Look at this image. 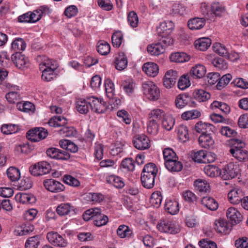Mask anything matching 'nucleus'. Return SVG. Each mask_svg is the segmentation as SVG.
Here are the masks:
<instances>
[{
    "label": "nucleus",
    "mask_w": 248,
    "mask_h": 248,
    "mask_svg": "<svg viewBox=\"0 0 248 248\" xmlns=\"http://www.w3.org/2000/svg\"><path fill=\"white\" fill-rule=\"evenodd\" d=\"M37 61L39 63V69L42 71L43 80L50 81L56 77L55 71L58 67L56 61L49 59L46 56H39Z\"/></svg>",
    "instance_id": "obj_1"
},
{
    "label": "nucleus",
    "mask_w": 248,
    "mask_h": 248,
    "mask_svg": "<svg viewBox=\"0 0 248 248\" xmlns=\"http://www.w3.org/2000/svg\"><path fill=\"white\" fill-rule=\"evenodd\" d=\"M67 119L63 116H54L51 118L48 124L51 126L63 127L59 131V134L63 137H74L77 134V131L72 126H64L67 123Z\"/></svg>",
    "instance_id": "obj_2"
},
{
    "label": "nucleus",
    "mask_w": 248,
    "mask_h": 248,
    "mask_svg": "<svg viewBox=\"0 0 248 248\" xmlns=\"http://www.w3.org/2000/svg\"><path fill=\"white\" fill-rule=\"evenodd\" d=\"M234 140L233 147L230 150V152L233 157L240 161L244 160L248 157V152L244 149L245 144L238 139Z\"/></svg>",
    "instance_id": "obj_3"
},
{
    "label": "nucleus",
    "mask_w": 248,
    "mask_h": 248,
    "mask_svg": "<svg viewBox=\"0 0 248 248\" xmlns=\"http://www.w3.org/2000/svg\"><path fill=\"white\" fill-rule=\"evenodd\" d=\"M156 118L161 121L162 127L168 131L172 129L175 124V119L160 109H156Z\"/></svg>",
    "instance_id": "obj_4"
},
{
    "label": "nucleus",
    "mask_w": 248,
    "mask_h": 248,
    "mask_svg": "<svg viewBox=\"0 0 248 248\" xmlns=\"http://www.w3.org/2000/svg\"><path fill=\"white\" fill-rule=\"evenodd\" d=\"M51 166L46 161H41L30 168L31 174L35 176L43 175L49 173Z\"/></svg>",
    "instance_id": "obj_5"
},
{
    "label": "nucleus",
    "mask_w": 248,
    "mask_h": 248,
    "mask_svg": "<svg viewBox=\"0 0 248 248\" xmlns=\"http://www.w3.org/2000/svg\"><path fill=\"white\" fill-rule=\"evenodd\" d=\"M156 227L161 232H168L170 234L177 233L180 230L178 225L172 224L164 219H162L159 221Z\"/></svg>",
    "instance_id": "obj_6"
},
{
    "label": "nucleus",
    "mask_w": 248,
    "mask_h": 248,
    "mask_svg": "<svg viewBox=\"0 0 248 248\" xmlns=\"http://www.w3.org/2000/svg\"><path fill=\"white\" fill-rule=\"evenodd\" d=\"M48 134L46 130L42 127H36L29 130L27 133V139L33 142H37L45 139Z\"/></svg>",
    "instance_id": "obj_7"
},
{
    "label": "nucleus",
    "mask_w": 248,
    "mask_h": 248,
    "mask_svg": "<svg viewBox=\"0 0 248 248\" xmlns=\"http://www.w3.org/2000/svg\"><path fill=\"white\" fill-rule=\"evenodd\" d=\"M46 238L48 242L55 247L64 248L68 244L67 240L57 232H48Z\"/></svg>",
    "instance_id": "obj_8"
},
{
    "label": "nucleus",
    "mask_w": 248,
    "mask_h": 248,
    "mask_svg": "<svg viewBox=\"0 0 248 248\" xmlns=\"http://www.w3.org/2000/svg\"><path fill=\"white\" fill-rule=\"evenodd\" d=\"M90 109L97 113H103L106 110V103L101 98L92 96L88 97Z\"/></svg>",
    "instance_id": "obj_9"
},
{
    "label": "nucleus",
    "mask_w": 248,
    "mask_h": 248,
    "mask_svg": "<svg viewBox=\"0 0 248 248\" xmlns=\"http://www.w3.org/2000/svg\"><path fill=\"white\" fill-rule=\"evenodd\" d=\"M132 142L134 146L136 149L140 150L147 149L150 146L149 139L144 134L135 136Z\"/></svg>",
    "instance_id": "obj_10"
},
{
    "label": "nucleus",
    "mask_w": 248,
    "mask_h": 248,
    "mask_svg": "<svg viewBox=\"0 0 248 248\" xmlns=\"http://www.w3.org/2000/svg\"><path fill=\"white\" fill-rule=\"evenodd\" d=\"M238 170V167L237 165L231 163L221 170L220 176L224 180L232 179L237 176Z\"/></svg>",
    "instance_id": "obj_11"
},
{
    "label": "nucleus",
    "mask_w": 248,
    "mask_h": 248,
    "mask_svg": "<svg viewBox=\"0 0 248 248\" xmlns=\"http://www.w3.org/2000/svg\"><path fill=\"white\" fill-rule=\"evenodd\" d=\"M46 153L48 156L53 159L68 160L70 158V155L67 152L56 148H50L46 150Z\"/></svg>",
    "instance_id": "obj_12"
},
{
    "label": "nucleus",
    "mask_w": 248,
    "mask_h": 248,
    "mask_svg": "<svg viewBox=\"0 0 248 248\" xmlns=\"http://www.w3.org/2000/svg\"><path fill=\"white\" fill-rule=\"evenodd\" d=\"M158 41L156 43V56L164 53L166 47L173 43L170 36H158Z\"/></svg>",
    "instance_id": "obj_13"
},
{
    "label": "nucleus",
    "mask_w": 248,
    "mask_h": 248,
    "mask_svg": "<svg viewBox=\"0 0 248 248\" xmlns=\"http://www.w3.org/2000/svg\"><path fill=\"white\" fill-rule=\"evenodd\" d=\"M44 186L47 190L54 193L60 192L64 189L62 184L53 179L45 180Z\"/></svg>",
    "instance_id": "obj_14"
},
{
    "label": "nucleus",
    "mask_w": 248,
    "mask_h": 248,
    "mask_svg": "<svg viewBox=\"0 0 248 248\" xmlns=\"http://www.w3.org/2000/svg\"><path fill=\"white\" fill-rule=\"evenodd\" d=\"M192 159L195 162L200 163H210L215 160V158L213 157L210 154H206L203 150L195 152L192 156Z\"/></svg>",
    "instance_id": "obj_15"
},
{
    "label": "nucleus",
    "mask_w": 248,
    "mask_h": 248,
    "mask_svg": "<svg viewBox=\"0 0 248 248\" xmlns=\"http://www.w3.org/2000/svg\"><path fill=\"white\" fill-rule=\"evenodd\" d=\"M174 25L171 21L161 22L156 31L159 37L168 36V35L174 29Z\"/></svg>",
    "instance_id": "obj_16"
},
{
    "label": "nucleus",
    "mask_w": 248,
    "mask_h": 248,
    "mask_svg": "<svg viewBox=\"0 0 248 248\" xmlns=\"http://www.w3.org/2000/svg\"><path fill=\"white\" fill-rule=\"evenodd\" d=\"M226 217L232 225L239 223L242 216L240 213L234 207H230L226 211Z\"/></svg>",
    "instance_id": "obj_17"
},
{
    "label": "nucleus",
    "mask_w": 248,
    "mask_h": 248,
    "mask_svg": "<svg viewBox=\"0 0 248 248\" xmlns=\"http://www.w3.org/2000/svg\"><path fill=\"white\" fill-rule=\"evenodd\" d=\"M77 111L80 114H86L89 112L90 109L89 97L85 99H78L76 103Z\"/></svg>",
    "instance_id": "obj_18"
},
{
    "label": "nucleus",
    "mask_w": 248,
    "mask_h": 248,
    "mask_svg": "<svg viewBox=\"0 0 248 248\" xmlns=\"http://www.w3.org/2000/svg\"><path fill=\"white\" fill-rule=\"evenodd\" d=\"M199 143L201 147L209 149L213 147L215 141L210 133H204L200 136Z\"/></svg>",
    "instance_id": "obj_19"
},
{
    "label": "nucleus",
    "mask_w": 248,
    "mask_h": 248,
    "mask_svg": "<svg viewBox=\"0 0 248 248\" xmlns=\"http://www.w3.org/2000/svg\"><path fill=\"white\" fill-rule=\"evenodd\" d=\"M243 194L241 190L238 189H234L231 190L228 194V199L231 203L237 204L243 200Z\"/></svg>",
    "instance_id": "obj_20"
},
{
    "label": "nucleus",
    "mask_w": 248,
    "mask_h": 248,
    "mask_svg": "<svg viewBox=\"0 0 248 248\" xmlns=\"http://www.w3.org/2000/svg\"><path fill=\"white\" fill-rule=\"evenodd\" d=\"M143 93L150 100H154L155 96V84L153 81H147L142 85Z\"/></svg>",
    "instance_id": "obj_21"
},
{
    "label": "nucleus",
    "mask_w": 248,
    "mask_h": 248,
    "mask_svg": "<svg viewBox=\"0 0 248 248\" xmlns=\"http://www.w3.org/2000/svg\"><path fill=\"white\" fill-rule=\"evenodd\" d=\"M49 13V9L46 6H42L34 10L33 12H30L31 23H34L40 20L43 15H46Z\"/></svg>",
    "instance_id": "obj_22"
},
{
    "label": "nucleus",
    "mask_w": 248,
    "mask_h": 248,
    "mask_svg": "<svg viewBox=\"0 0 248 248\" xmlns=\"http://www.w3.org/2000/svg\"><path fill=\"white\" fill-rule=\"evenodd\" d=\"M11 59L16 66L19 69H23L27 66V60L25 56L20 52H16L12 55Z\"/></svg>",
    "instance_id": "obj_23"
},
{
    "label": "nucleus",
    "mask_w": 248,
    "mask_h": 248,
    "mask_svg": "<svg viewBox=\"0 0 248 248\" xmlns=\"http://www.w3.org/2000/svg\"><path fill=\"white\" fill-rule=\"evenodd\" d=\"M206 68L202 64H196L190 71V75L194 78H201L206 73Z\"/></svg>",
    "instance_id": "obj_24"
},
{
    "label": "nucleus",
    "mask_w": 248,
    "mask_h": 248,
    "mask_svg": "<svg viewBox=\"0 0 248 248\" xmlns=\"http://www.w3.org/2000/svg\"><path fill=\"white\" fill-rule=\"evenodd\" d=\"M205 24L204 18L195 17L188 20L187 26L190 30H200L203 27Z\"/></svg>",
    "instance_id": "obj_25"
},
{
    "label": "nucleus",
    "mask_w": 248,
    "mask_h": 248,
    "mask_svg": "<svg viewBox=\"0 0 248 248\" xmlns=\"http://www.w3.org/2000/svg\"><path fill=\"white\" fill-rule=\"evenodd\" d=\"M193 97L198 101L205 102L210 98V94L203 89H196L194 90L192 93Z\"/></svg>",
    "instance_id": "obj_26"
},
{
    "label": "nucleus",
    "mask_w": 248,
    "mask_h": 248,
    "mask_svg": "<svg viewBox=\"0 0 248 248\" xmlns=\"http://www.w3.org/2000/svg\"><path fill=\"white\" fill-rule=\"evenodd\" d=\"M142 186L146 188L150 189L154 187L155 175L151 174H141L140 178Z\"/></svg>",
    "instance_id": "obj_27"
},
{
    "label": "nucleus",
    "mask_w": 248,
    "mask_h": 248,
    "mask_svg": "<svg viewBox=\"0 0 248 248\" xmlns=\"http://www.w3.org/2000/svg\"><path fill=\"white\" fill-rule=\"evenodd\" d=\"M127 57L123 52H120L115 58V67L119 70H123L127 65Z\"/></svg>",
    "instance_id": "obj_28"
},
{
    "label": "nucleus",
    "mask_w": 248,
    "mask_h": 248,
    "mask_svg": "<svg viewBox=\"0 0 248 248\" xmlns=\"http://www.w3.org/2000/svg\"><path fill=\"white\" fill-rule=\"evenodd\" d=\"M201 202L203 206L211 211H215L218 207L217 202L210 197H204L202 199Z\"/></svg>",
    "instance_id": "obj_29"
},
{
    "label": "nucleus",
    "mask_w": 248,
    "mask_h": 248,
    "mask_svg": "<svg viewBox=\"0 0 248 248\" xmlns=\"http://www.w3.org/2000/svg\"><path fill=\"white\" fill-rule=\"evenodd\" d=\"M165 166L169 171L171 172H178L183 169L182 163L178 161V159L170 160L165 163Z\"/></svg>",
    "instance_id": "obj_30"
},
{
    "label": "nucleus",
    "mask_w": 248,
    "mask_h": 248,
    "mask_svg": "<svg viewBox=\"0 0 248 248\" xmlns=\"http://www.w3.org/2000/svg\"><path fill=\"white\" fill-rule=\"evenodd\" d=\"M211 44V40L208 38H200L195 41V47L199 50L205 51Z\"/></svg>",
    "instance_id": "obj_31"
},
{
    "label": "nucleus",
    "mask_w": 248,
    "mask_h": 248,
    "mask_svg": "<svg viewBox=\"0 0 248 248\" xmlns=\"http://www.w3.org/2000/svg\"><path fill=\"white\" fill-rule=\"evenodd\" d=\"M165 209L171 215H175L179 211V204L177 201L168 200L165 203Z\"/></svg>",
    "instance_id": "obj_32"
},
{
    "label": "nucleus",
    "mask_w": 248,
    "mask_h": 248,
    "mask_svg": "<svg viewBox=\"0 0 248 248\" xmlns=\"http://www.w3.org/2000/svg\"><path fill=\"white\" fill-rule=\"evenodd\" d=\"M74 207L71 206L70 204L68 203H61L57 207L56 209V211L58 214L62 216L68 215L72 212H74Z\"/></svg>",
    "instance_id": "obj_33"
},
{
    "label": "nucleus",
    "mask_w": 248,
    "mask_h": 248,
    "mask_svg": "<svg viewBox=\"0 0 248 248\" xmlns=\"http://www.w3.org/2000/svg\"><path fill=\"white\" fill-rule=\"evenodd\" d=\"M214 228L219 233H227L229 227L227 223L224 220L219 218L216 220L214 222Z\"/></svg>",
    "instance_id": "obj_34"
},
{
    "label": "nucleus",
    "mask_w": 248,
    "mask_h": 248,
    "mask_svg": "<svg viewBox=\"0 0 248 248\" xmlns=\"http://www.w3.org/2000/svg\"><path fill=\"white\" fill-rule=\"evenodd\" d=\"M61 148L67 150L72 153H76L78 151V146L74 142L67 140H62L59 141Z\"/></svg>",
    "instance_id": "obj_35"
},
{
    "label": "nucleus",
    "mask_w": 248,
    "mask_h": 248,
    "mask_svg": "<svg viewBox=\"0 0 248 248\" xmlns=\"http://www.w3.org/2000/svg\"><path fill=\"white\" fill-rule=\"evenodd\" d=\"M16 200L22 203H31L34 200V197L31 194L25 193H18L15 196Z\"/></svg>",
    "instance_id": "obj_36"
},
{
    "label": "nucleus",
    "mask_w": 248,
    "mask_h": 248,
    "mask_svg": "<svg viewBox=\"0 0 248 248\" xmlns=\"http://www.w3.org/2000/svg\"><path fill=\"white\" fill-rule=\"evenodd\" d=\"M190 59L189 56L184 52H176L171 54L170 60L175 62H184L188 61Z\"/></svg>",
    "instance_id": "obj_37"
},
{
    "label": "nucleus",
    "mask_w": 248,
    "mask_h": 248,
    "mask_svg": "<svg viewBox=\"0 0 248 248\" xmlns=\"http://www.w3.org/2000/svg\"><path fill=\"white\" fill-rule=\"evenodd\" d=\"M211 8L212 13V17L213 15L215 16H220L225 13V8L219 2H215L212 3Z\"/></svg>",
    "instance_id": "obj_38"
},
{
    "label": "nucleus",
    "mask_w": 248,
    "mask_h": 248,
    "mask_svg": "<svg viewBox=\"0 0 248 248\" xmlns=\"http://www.w3.org/2000/svg\"><path fill=\"white\" fill-rule=\"evenodd\" d=\"M214 126L212 124L203 123L202 122L197 123L195 126V130L198 133H202V134L207 133L210 131H213Z\"/></svg>",
    "instance_id": "obj_39"
},
{
    "label": "nucleus",
    "mask_w": 248,
    "mask_h": 248,
    "mask_svg": "<svg viewBox=\"0 0 248 248\" xmlns=\"http://www.w3.org/2000/svg\"><path fill=\"white\" fill-rule=\"evenodd\" d=\"M121 169L124 172L133 171L135 168V162L131 158L124 159L121 164Z\"/></svg>",
    "instance_id": "obj_40"
},
{
    "label": "nucleus",
    "mask_w": 248,
    "mask_h": 248,
    "mask_svg": "<svg viewBox=\"0 0 248 248\" xmlns=\"http://www.w3.org/2000/svg\"><path fill=\"white\" fill-rule=\"evenodd\" d=\"M204 172L207 176L215 177L220 176L221 170L217 167L208 165L204 168Z\"/></svg>",
    "instance_id": "obj_41"
},
{
    "label": "nucleus",
    "mask_w": 248,
    "mask_h": 248,
    "mask_svg": "<svg viewBox=\"0 0 248 248\" xmlns=\"http://www.w3.org/2000/svg\"><path fill=\"white\" fill-rule=\"evenodd\" d=\"M6 174L8 178L12 182L17 181L20 178L19 170L15 167L9 168L6 171Z\"/></svg>",
    "instance_id": "obj_42"
},
{
    "label": "nucleus",
    "mask_w": 248,
    "mask_h": 248,
    "mask_svg": "<svg viewBox=\"0 0 248 248\" xmlns=\"http://www.w3.org/2000/svg\"><path fill=\"white\" fill-rule=\"evenodd\" d=\"M177 134L179 139L182 142H186L189 140V135L187 127L184 125L180 124L177 128Z\"/></svg>",
    "instance_id": "obj_43"
},
{
    "label": "nucleus",
    "mask_w": 248,
    "mask_h": 248,
    "mask_svg": "<svg viewBox=\"0 0 248 248\" xmlns=\"http://www.w3.org/2000/svg\"><path fill=\"white\" fill-rule=\"evenodd\" d=\"M147 132L150 134L155 132V110H152L148 114L147 127Z\"/></svg>",
    "instance_id": "obj_44"
},
{
    "label": "nucleus",
    "mask_w": 248,
    "mask_h": 248,
    "mask_svg": "<svg viewBox=\"0 0 248 248\" xmlns=\"http://www.w3.org/2000/svg\"><path fill=\"white\" fill-rule=\"evenodd\" d=\"M33 230L34 226L32 225L27 223L17 227L15 232L16 235L22 236L28 234L30 232H32Z\"/></svg>",
    "instance_id": "obj_45"
},
{
    "label": "nucleus",
    "mask_w": 248,
    "mask_h": 248,
    "mask_svg": "<svg viewBox=\"0 0 248 248\" xmlns=\"http://www.w3.org/2000/svg\"><path fill=\"white\" fill-rule=\"evenodd\" d=\"M117 234L122 238L130 237L132 234V231L127 226L121 225L117 229Z\"/></svg>",
    "instance_id": "obj_46"
},
{
    "label": "nucleus",
    "mask_w": 248,
    "mask_h": 248,
    "mask_svg": "<svg viewBox=\"0 0 248 248\" xmlns=\"http://www.w3.org/2000/svg\"><path fill=\"white\" fill-rule=\"evenodd\" d=\"M105 87L107 96L113 99L115 95V88L113 82L110 79L108 78L105 80Z\"/></svg>",
    "instance_id": "obj_47"
},
{
    "label": "nucleus",
    "mask_w": 248,
    "mask_h": 248,
    "mask_svg": "<svg viewBox=\"0 0 248 248\" xmlns=\"http://www.w3.org/2000/svg\"><path fill=\"white\" fill-rule=\"evenodd\" d=\"M26 46V44L22 38H16L12 43L11 47L15 51L24 50Z\"/></svg>",
    "instance_id": "obj_48"
},
{
    "label": "nucleus",
    "mask_w": 248,
    "mask_h": 248,
    "mask_svg": "<svg viewBox=\"0 0 248 248\" xmlns=\"http://www.w3.org/2000/svg\"><path fill=\"white\" fill-rule=\"evenodd\" d=\"M201 112L197 109L187 111L181 115V118L184 120L195 119L201 116Z\"/></svg>",
    "instance_id": "obj_49"
},
{
    "label": "nucleus",
    "mask_w": 248,
    "mask_h": 248,
    "mask_svg": "<svg viewBox=\"0 0 248 248\" xmlns=\"http://www.w3.org/2000/svg\"><path fill=\"white\" fill-rule=\"evenodd\" d=\"M142 70L148 76L155 77V64L153 62H147L142 65Z\"/></svg>",
    "instance_id": "obj_50"
},
{
    "label": "nucleus",
    "mask_w": 248,
    "mask_h": 248,
    "mask_svg": "<svg viewBox=\"0 0 248 248\" xmlns=\"http://www.w3.org/2000/svg\"><path fill=\"white\" fill-rule=\"evenodd\" d=\"M108 183L112 184L115 187L118 188H123L124 184L121 177L115 175H111L107 178Z\"/></svg>",
    "instance_id": "obj_51"
},
{
    "label": "nucleus",
    "mask_w": 248,
    "mask_h": 248,
    "mask_svg": "<svg viewBox=\"0 0 248 248\" xmlns=\"http://www.w3.org/2000/svg\"><path fill=\"white\" fill-rule=\"evenodd\" d=\"M121 86L123 90L127 95H130L133 93L135 85L131 79L124 81Z\"/></svg>",
    "instance_id": "obj_52"
},
{
    "label": "nucleus",
    "mask_w": 248,
    "mask_h": 248,
    "mask_svg": "<svg viewBox=\"0 0 248 248\" xmlns=\"http://www.w3.org/2000/svg\"><path fill=\"white\" fill-rule=\"evenodd\" d=\"M5 98L10 104H16L21 99L20 93L8 92L5 94Z\"/></svg>",
    "instance_id": "obj_53"
},
{
    "label": "nucleus",
    "mask_w": 248,
    "mask_h": 248,
    "mask_svg": "<svg viewBox=\"0 0 248 248\" xmlns=\"http://www.w3.org/2000/svg\"><path fill=\"white\" fill-rule=\"evenodd\" d=\"M110 50L109 45L106 42L100 41L98 43L97 50L98 52L102 55L108 54Z\"/></svg>",
    "instance_id": "obj_54"
},
{
    "label": "nucleus",
    "mask_w": 248,
    "mask_h": 248,
    "mask_svg": "<svg viewBox=\"0 0 248 248\" xmlns=\"http://www.w3.org/2000/svg\"><path fill=\"white\" fill-rule=\"evenodd\" d=\"M18 130V126L16 124H4L1 127V131L6 135L16 133Z\"/></svg>",
    "instance_id": "obj_55"
},
{
    "label": "nucleus",
    "mask_w": 248,
    "mask_h": 248,
    "mask_svg": "<svg viewBox=\"0 0 248 248\" xmlns=\"http://www.w3.org/2000/svg\"><path fill=\"white\" fill-rule=\"evenodd\" d=\"M232 78V76L230 74L223 75L221 78H219L218 82L217 85L218 90H221L227 85Z\"/></svg>",
    "instance_id": "obj_56"
},
{
    "label": "nucleus",
    "mask_w": 248,
    "mask_h": 248,
    "mask_svg": "<svg viewBox=\"0 0 248 248\" xmlns=\"http://www.w3.org/2000/svg\"><path fill=\"white\" fill-rule=\"evenodd\" d=\"M39 244V236L35 235L27 240L25 246L26 248H37Z\"/></svg>",
    "instance_id": "obj_57"
},
{
    "label": "nucleus",
    "mask_w": 248,
    "mask_h": 248,
    "mask_svg": "<svg viewBox=\"0 0 248 248\" xmlns=\"http://www.w3.org/2000/svg\"><path fill=\"white\" fill-rule=\"evenodd\" d=\"M171 11L174 15H184L187 13L186 7L183 4L179 3L173 4Z\"/></svg>",
    "instance_id": "obj_58"
},
{
    "label": "nucleus",
    "mask_w": 248,
    "mask_h": 248,
    "mask_svg": "<svg viewBox=\"0 0 248 248\" xmlns=\"http://www.w3.org/2000/svg\"><path fill=\"white\" fill-rule=\"evenodd\" d=\"M163 157L165 160V163L170 161V160L178 159V157L176 153L170 148H166L163 152Z\"/></svg>",
    "instance_id": "obj_59"
},
{
    "label": "nucleus",
    "mask_w": 248,
    "mask_h": 248,
    "mask_svg": "<svg viewBox=\"0 0 248 248\" xmlns=\"http://www.w3.org/2000/svg\"><path fill=\"white\" fill-rule=\"evenodd\" d=\"M194 186L200 192H206L209 188V184L205 180L198 179L194 182Z\"/></svg>",
    "instance_id": "obj_60"
},
{
    "label": "nucleus",
    "mask_w": 248,
    "mask_h": 248,
    "mask_svg": "<svg viewBox=\"0 0 248 248\" xmlns=\"http://www.w3.org/2000/svg\"><path fill=\"white\" fill-rule=\"evenodd\" d=\"M212 108H217L225 114L229 113L230 108L226 103L217 101H214L211 105Z\"/></svg>",
    "instance_id": "obj_61"
},
{
    "label": "nucleus",
    "mask_w": 248,
    "mask_h": 248,
    "mask_svg": "<svg viewBox=\"0 0 248 248\" xmlns=\"http://www.w3.org/2000/svg\"><path fill=\"white\" fill-rule=\"evenodd\" d=\"M214 51L221 56L226 57L228 51L226 47L220 43H216L213 45Z\"/></svg>",
    "instance_id": "obj_62"
},
{
    "label": "nucleus",
    "mask_w": 248,
    "mask_h": 248,
    "mask_svg": "<svg viewBox=\"0 0 248 248\" xmlns=\"http://www.w3.org/2000/svg\"><path fill=\"white\" fill-rule=\"evenodd\" d=\"M123 36L121 31H116L112 35L111 40L113 46L118 48L122 44Z\"/></svg>",
    "instance_id": "obj_63"
},
{
    "label": "nucleus",
    "mask_w": 248,
    "mask_h": 248,
    "mask_svg": "<svg viewBox=\"0 0 248 248\" xmlns=\"http://www.w3.org/2000/svg\"><path fill=\"white\" fill-rule=\"evenodd\" d=\"M94 224L97 227H101L106 225L108 220V217L103 214L99 215L93 219Z\"/></svg>",
    "instance_id": "obj_64"
}]
</instances>
